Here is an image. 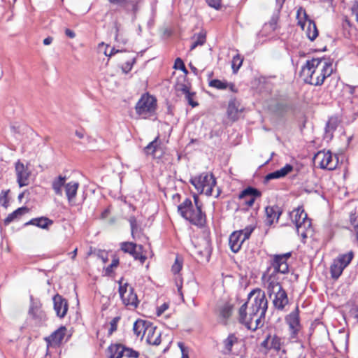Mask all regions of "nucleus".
I'll return each mask as SVG.
<instances>
[{"instance_id": "obj_1", "label": "nucleus", "mask_w": 358, "mask_h": 358, "mask_svg": "<svg viewBox=\"0 0 358 358\" xmlns=\"http://www.w3.org/2000/svg\"><path fill=\"white\" fill-rule=\"evenodd\" d=\"M268 309L265 293L255 289L248 294V302L244 303L238 310V321L248 329L255 331L263 327Z\"/></svg>"}, {"instance_id": "obj_2", "label": "nucleus", "mask_w": 358, "mask_h": 358, "mask_svg": "<svg viewBox=\"0 0 358 358\" xmlns=\"http://www.w3.org/2000/svg\"><path fill=\"white\" fill-rule=\"evenodd\" d=\"M334 71L332 62L324 57L308 59L302 66L301 76L303 81L315 86L322 85Z\"/></svg>"}, {"instance_id": "obj_3", "label": "nucleus", "mask_w": 358, "mask_h": 358, "mask_svg": "<svg viewBox=\"0 0 358 358\" xmlns=\"http://www.w3.org/2000/svg\"><path fill=\"white\" fill-rule=\"evenodd\" d=\"M195 207L189 199L185 200L178 206L180 215L192 224L203 227L206 223V215L201 210V205L199 203L197 196H194Z\"/></svg>"}, {"instance_id": "obj_4", "label": "nucleus", "mask_w": 358, "mask_h": 358, "mask_svg": "<svg viewBox=\"0 0 358 358\" xmlns=\"http://www.w3.org/2000/svg\"><path fill=\"white\" fill-rule=\"evenodd\" d=\"M190 182L199 193L205 194L207 196L213 194V187L216 185V180L214 176L207 172L192 178Z\"/></svg>"}, {"instance_id": "obj_5", "label": "nucleus", "mask_w": 358, "mask_h": 358, "mask_svg": "<svg viewBox=\"0 0 358 358\" xmlns=\"http://www.w3.org/2000/svg\"><path fill=\"white\" fill-rule=\"evenodd\" d=\"M157 101L155 98L149 94H143L136 105V113L147 118L153 114L156 110Z\"/></svg>"}, {"instance_id": "obj_6", "label": "nucleus", "mask_w": 358, "mask_h": 358, "mask_svg": "<svg viewBox=\"0 0 358 358\" xmlns=\"http://www.w3.org/2000/svg\"><path fill=\"white\" fill-rule=\"evenodd\" d=\"M292 220L295 224L297 233L303 237H306V230L310 226V220L308 219L307 214L304 210L299 207L294 209L290 214Z\"/></svg>"}, {"instance_id": "obj_7", "label": "nucleus", "mask_w": 358, "mask_h": 358, "mask_svg": "<svg viewBox=\"0 0 358 358\" xmlns=\"http://www.w3.org/2000/svg\"><path fill=\"white\" fill-rule=\"evenodd\" d=\"M315 163L322 169L333 171L338 164V159L336 155L330 151H319L314 157Z\"/></svg>"}, {"instance_id": "obj_8", "label": "nucleus", "mask_w": 358, "mask_h": 358, "mask_svg": "<svg viewBox=\"0 0 358 358\" xmlns=\"http://www.w3.org/2000/svg\"><path fill=\"white\" fill-rule=\"evenodd\" d=\"M119 293L123 303L129 309H135L137 308L139 301L136 294L134 292V288L127 283L120 285L119 287Z\"/></svg>"}, {"instance_id": "obj_9", "label": "nucleus", "mask_w": 358, "mask_h": 358, "mask_svg": "<svg viewBox=\"0 0 358 358\" xmlns=\"http://www.w3.org/2000/svg\"><path fill=\"white\" fill-rule=\"evenodd\" d=\"M292 252H287L281 255H271V266L273 268V273H287L289 271L287 264L288 259L290 258Z\"/></svg>"}, {"instance_id": "obj_10", "label": "nucleus", "mask_w": 358, "mask_h": 358, "mask_svg": "<svg viewBox=\"0 0 358 358\" xmlns=\"http://www.w3.org/2000/svg\"><path fill=\"white\" fill-rule=\"evenodd\" d=\"M17 182L20 187L29 185V177L31 176V171L27 166L23 163L17 161L15 166Z\"/></svg>"}, {"instance_id": "obj_11", "label": "nucleus", "mask_w": 358, "mask_h": 358, "mask_svg": "<svg viewBox=\"0 0 358 358\" xmlns=\"http://www.w3.org/2000/svg\"><path fill=\"white\" fill-rule=\"evenodd\" d=\"M120 249L124 253L130 254L136 260H139L142 264L146 259L145 256L141 254L142 245H137L132 242H122L120 243Z\"/></svg>"}, {"instance_id": "obj_12", "label": "nucleus", "mask_w": 358, "mask_h": 358, "mask_svg": "<svg viewBox=\"0 0 358 358\" xmlns=\"http://www.w3.org/2000/svg\"><path fill=\"white\" fill-rule=\"evenodd\" d=\"M109 3L118 6L127 13L135 15L139 9L141 0H108Z\"/></svg>"}, {"instance_id": "obj_13", "label": "nucleus", "mask_w": 358, "mask_h": 358, "mask_svg": "<svg viewBox=\"0 0 358 358\" xmlns=\"http://www.w3.org/2000/svg\"><path fill=\"white\" fill-rule=\"evenodd\" d=\"M272 296L273 306L278 310H282L289 303L287 292L284 289L273 293Z\"/></svg>"}, {"instance_id": "obj_14", "label": "nucleus", "mask_w": 358, "mask_h": 358, "mask_svg": "<svg viewBox=\"0 0 358 358\" xmlns=\"http://www.w3.org/2000/svg\"><path fill=\"white\" fill-rule=\"evenodd\" d=\"M286 322L289 325L292 337H295L300 329L299 316L298 308L286 317Z\"/></svg>"}, {"instance_id": "obj_15", "label": "nucleus", "mask_w": 358, "mask_h": 358, "mask_svg": "<svg viewBox=\"0 0 358 358\" xmlns=\"http://www.w3.org/2000/svg\"><path fill=\"white\" fill-rule=\"evenodd\" d=\"M54 309L56 312L57 315L62 318L64 317L68 310V303L67 301L64 299L61 295L56 294L53 297Z\"/></svg>"}, {"instance_id": "obj_16", "label": "nucleus", "mask_w": 358, "mask_h": 358, "mask_svg": "<svg viewBox=\"0 0 358 358\" xmlns=\"http://www.w3.org/2000/svg\"><path fill=\"white\" fill-rule=\"evenodd\" d=\"M29 314L38 323L47 320L46 314L41 308L40 303L33 302L29 310Z\"/></svg>"}, {"instance_id": "obj_17", "label": "nucleus", "mask_w": 358, "mask_h": 358, "mask_svg": "<svg viewBox=\"0 0 358 358\" xmlns=\"http://www.w3.org/2000/svg\"><path fill=\"white\" fill-rule=\"evenodd\" d=\"M243 108H241L240 103L236 99H231L229 101L227 107V116L232 120L236 121L239 118L240 113L242 112Z\"/></svg>"}, {"instance_id": "obj_18", "label": "nucleus", "mask_w": 358, "mask_h": 358, "mask_svg": "<svg viewBox=\"0 0 358 358\" xmlns=\"http://www.w3.org/2000/svg\"><path fill=\"white\" fill-rule=\"evenodd\" d=\"M259 196L260 193L257 189L248 187L241 192L239 198L245 199V203L248 206H252L255 201V198Z\"/></svg>"}, {"instance_id": "obj_19", "label": "nucleus", "mask_w": 358, "mask_h": 358, "mask_svg": "<svg viewBox=\"0 0 358 358\" xmlns=\"http://www.w3.org/2000/svg\"><path fill=\"white\" fill-rule=\"evenodd\" d=\"M145 338L146 342L150 345H158L161 343L160 332L151 324L145 332Z\"/></svg>"}, {"instance_id": "obj_20", "label": "nucleus", "mask_w": 358, "mask_h": 358, "mask_svg": "<svg viewBox=\"0 0 358 358\" xmlns=\"http://www.w3.org/2000/svg\"><path fill=\"white\" fill-rule=\"evenodd\" d=\"M242 238L241 232L238 231H234L230 235L229 245L233 252L236 253L241 250L242 244L244 242Z\"/></svg>"}, {"instance_id": "obj_21", "label": "nucleus", "mask_w": 358, "mask_h": 358, "mask_svg": "<svg viewBox=\"0 0 358 358\" xmlns=\"http://www.w3.org/2000/svg\"><path fill=\"white\" fill-rule=\"evenodd\" d=\"M266 215V222L269 225H271L274 221L278 222L281 213V208L278 206H267L265 208Z\"/></svg>"}, {"instance_id": "obj_22", "label": "nucleus", "mask_w": 358, "mask_h": 358, "mask_svg": "<svg viewBox=\"0 0 358 358\" xmlns=\"http://www.w3.org/2000/svg\"><path fill=\"white\" fill-rule=\"evenodd\" d=\"M275 274L273 272L270 274L266 281L267 292L271 298L273 293L283 289L280 283L275 279Z\"/></svg>"}, {"instance_id": "obj_23", "label": "nucleus", "mask_w": 358, "mask_h": 358, "mask_svg": "<svg viewBox=\"0 0 358 358\" xmlns=\"http://www.w3.org/2000/svg\"><path fill=\"white\" fill-rule=\"evenodd\" d=\"M79 185V183L76 181H71L66 184L65 194L69 203L74 202Z\"/></svg>"}, {"instance_id": "obj_24", "label": "nucleus", "mask_w": 358, "mask_h": 358, "mask_svg": "<svg viewBox=\"0 0 358 358\" xmlns=\"http://www.w3.org/2000/svg\"><path fill=\"white\" fill-rule=\"evenodd\" d=\"M66 177L62 175L55 178L52 181V188L54 193L59 196H63V187L65 188L66 184Z\"/></svg>"}, {"instance_id": "obj_25", "label": "nucleus", "mask_w": 358, "mask_h": 358, "mask_svg": "<svg viewBox=\"0 0 358 358\" xmlns=\"http://www.w3.org/2000/svg\"><path fill=\"white\" fill-rule=\"evenodd\" d=\"M293 170V166L290 164H287L285 166L279 170L275 171L267 174L265 177V180L268 181L273 179L281 178L287 176Z\"/></svg>"}, {"instance_id": "obj_26", "label": "nucleus", "mask_w": 358, "mask_h": 358, "mask_svg": "<svg viewBox=\"0 0 358 358\" xmlns=\"http://www.w3.org/2000/svg\"><path fill=\"white\" fill-rule=\"evenodd\" d=\"M150 325V322L143 320H138L134 324L133 331L137 337L143 339L145 337V332Z\"/></svg>"}, {"instance_id": "obj_27", "label": "nucleus", "mask_w": 358, "mask_h": 358, "mask_svg": "<svg viewBox=\"0 0 358 358\" xmlns=\"http://www.w3.org/2000/svg\"><path fill=\"white\" fill-rule=\"evenodd\" d=\"M66 329L65 327H61L55 331L48 338H46L48 343L50 345H58L64 339Z\"/></svg>"}, {"instance_id": "obj_28", "label": "nucleus", "mask_w": 358, "mask_h": 358, "mask_svg": "<svg viewBox=\"0 0 358 358\" xmlns=\"http://www.w3.org/2000/svg\"><path fill=\"white\" fill-rule=\"evenodd\" d=\"M53 224V221L46 217H41L37 218L31 219L30 221L27 222L25 224L35 225L39 228L46 229L49 226Z\"/></svg>"}, {"instance_id": "obj_29", "label": "nucleus", "mask_w": 358, "mask_h": 358, "mask_svg": "<svg viewBox=\"0 0 358 358\" xmlns=\"http://www.w3.org/2000/svg\"><path fill=\"white\" fill-rule=\"evenodd\" d=\"M306 25L305 26L306 34L310 41H314L318 36V30L317 29L315 23L311 20H306Z\"/></svg>"}, {"instance_id": "obj_30", "label": "nucleus", "mask_w": 358, "mask_h": 358, "mask_svg": "<svg viewBox=\"0 0 358 358\" xmlns=\"http://www.w3.org/2000/svg\"><path fill=\"white\" fill-rule=\"evenodd\" d=\"M29 212V208L27 207H20L14 210L13 213H10L6 218L4 220V224L6 225L9 224L15 220L19 219L23 215Z\"/></svg>"}, {"instance_id": "obj_31", "label": "nucleus", "mask_w": 358, "mask_h": 358, "mask_svg": "<svg viewBox=\"0 0 358 358\" xmlns=\"http://www.w3.org/2000/svg\"><path fill=\"white\" fill-rule=\"evenodd\" d=\"M108 358H122L124 354V347L120 344H113L108 347Z\"/></svg>"}, {"instance_id": "obj_32", "label": "nucleus", "mask_w": 358, "mask_h": 358, "mask_svg": "<svg viewBox=\"0 0 358 358\" xmlns=\"http://www.w3.org/2000/svg\"><path fill=\"white\" fill-rule=\"evenodd\" d=\"M238 338L234 334H230L223 341L224 353H231L233 346L238 344Z\"/></svg>"}, {"instance_id": "obj_33", "label": "nucleus", "mask_w": 358, "mask_h": 358, "mask_svg": "<svg viewBox=\"0 0 358 358\" xmlns=\"http://www.w3.org/2000/svg\"><path fill=\"white\" fill-rule=\"evenodd\" d=\"M232 313V306L229 303L224 304L219 310L220 319L224 324L227 323V320L231 317Z\"/></svg>"}, {"instance_id": "obj_34", "label": "nucleus", "mask_w": 358, "mask_h": 358, "mask_svg": "<svg viewBox=\"0 0 358 358\" xmlns=\"http://www.w3.org/2000/svg\"><path fill=\"white\" fill-rule=\"evenodd\" d=\"M345 268L343 265H341L338 260L335 259L331 266L330 271L331 277L334 279L338 278V277L342 274Z\"/></svg>"}, {"instance_id": "obj_35", "label": "nucleus", "mask_w": 358, "mask_h": 358, "mask_svg": "<svg viewBox=\"0 0 358 358\" xmlns=\"http://www.w3.org/2000/svg\"><path fill=\"white\" fill-rule=\"evenodd\" d=\"M354 257V252L350 251L345 254H341L338 256L336 259L343 267L345 268L351 262Z\"/></svg>"}, {"instance_id": "obj_36", "label": "nucleus", "mask_w": 358, "mask_h": 358, "mask_svg": "<svg viewBox=\"0 0 358 358\" xmlns=\"http://www.w3.org/2000/svg\"><path fill=\"white\" fill-rule=\"evenodd\" d=\"M308 17L306 10L302 7H299L296 12V18L298 19V24L302 29H305V26L306 25V20H309Z\"/></svg>"}, {"instance_id": "obj_37", "label": "nucleus", "mask_w": 358, "mask_h": 358, "mask_svg": "<svg viewBox=\"0 0 358 358\" xmlns=\"http://www.w3.org/2000/svg\"><path fill=\"white\" fill-rule=\"evenodd\" d=\"M338 124L339 120L337 117H331L326 124V134L330 133V135H331L332 132L336 129Z\"/></svg>"}, {"instance_id": "obj_38", "label": "nucleus", "mask_w": 358, "mask_h": 358, "mask_svg": "<svg viewBox=\"0 0 358 358\" xmlns=\"http://www.w3.org/2000/svg\"><path fill=\"white\" fill-rule=\"evenodd\" d=\"M243 58L239 54L235 55L231 62V68L234 73H237L240 67L242 66Z\"/></svg>"}, {"instance_id": "obj_39", "label": "nucleus", "mask_w": 358, "mask_h": 358, "mask_svg": "<svg viewBox=\"0 0 358 358\" xmlns=\"http://www.w3.org/2000/svg\"><path fill=\"white\" fill-rule=\"evenodd\" d=\"M209 86L217 90H225L228 87V83L226 81L213 79L209 82Z\"/></svg>"}, {"instance_id": "obj_40", "label": "nucleus", "mask_w": 358, "mask_h": 358, "mask_svg": "<svg viewBox=\"0 0 358 358\" xmlns=\"http://www.w3.org/2000/svg\"><path fill=\"white\" fill-rule=\"evenodd\" d=\"M270 345L269 348H273L275 350H280L281 347V338L275 335L269 336Z\"/></svg>"}, {"instance_id": "obj_41", "label": "nucleus", "mask_w": 358, "mask_h": 358, "mask_svg": "<svg viewBox=\"0 0 358 358\" xmlns=\"http://www.w3.org/2000/svg\"><path fill=\"white\" fill-rule=\"evenodd\" d=\"M158 145V137H157L144 148L145 154L152 155H155Z\"/></svg>"}, {"instance_id": "obj_42", "label": "nucleus", "mask_w": 358, "mask_h": 358, "mask_svg": "<svg viewBox=\"0 0 358 358\" xmlns=\"http://www.w3.org/2000/svg\"><path fill=\"white\" fill-rule=\"evenodd\" d=\"M128 220L131 227V236L135 238L138 229L136 219L134 216H131Z\"/></svg>"}, {"instance_id": "obj_43", "label": "nucleus", "mask_w": 358, "mask_h": 358, "mask_svg": "<svg viewBox=\"0 0 358 358\" xmlns=\"http://www.w3.org/2000/svg\"><path fill=\"white\" fill-rule=\"evenodd\" d=\"M206 42V36L203 34H199L196 36V39L193 42V43L191 45V50H194L196 48L198 45H202Z\"/></svg>"}, {"instance_id": "obj_44", "label": "nucleus", "mask_w": 358, "mask_h": 358, "mask_svg": "<svg viewBox=\"0 0 358 358\" xmlns=\"http://www.w3.org/2000/svg\"><path fill=\"white\" fill-rule=\"evenodd\" d=\"M278 21V17L276 15H273L271 18L270 21L268 23L265 24V27H268L271 30L274 31L277 28Z\"/></svg>"}, {"instance_id": "obj_45", "label": "nucleus", "mask_w": 358, "mask_h": 358, "mask_svg": "<svg viewBox=\"0 0 358 358\" xmlns=\"http://www.w3.org/2000/svg\"><path fill=\"white\" fill-rule=\"evenodd\" d=\"M174 68L181 70L185 74L188 73V71L187 70L183 61L179 57L175 60Z\"/></svg>"}, {"instance_id": "obj_46", "label": "nucleus", "mask_w": 358, "mask_h": 358, "mask_svg": "<svg viewBox=\"0 0 358 358\" xmlns=\"http://www.w3.org/2000/svg\"><path fill=\"white\" fill-rule=\"evenodd\" d=\"M182 267V261H180L178 257H176L174 264L172 266L171 271L174 274L178 273Z\"/></svg>"}, {"instance_id": "obj_47", "label": "nucleus", "mask_w": 358, "mask_h": 358, "mask_svg": "<svg viewBox=\"0 0 358 358\" xmlns=\"http://www.w3.org/2000/svg\"><path fill=\"white\" fill-rule=\"evenodd\" d=\"M9 190H2L0 193V203L1 206L6 207L8 204V194Z\"/></svg>"}, {"instance_id": "obj_48", "label": "nucleus", "mask_w": 358, "mask_h": 358, "mask_svg": "<svg viewBox=\"0 0 358 358\" xmlns=\"http://www.w3.org/2000/svg\"><path fill=\"white\" fill-rule=\"evenodd\" d=\"M134 62H135V59L134 58L132 59L131 61H127V62H125L122 65V71L125 73H129L131 70L133 64H134Z\"/></svg>"}, {"instance_id": "obj_49", "label": "nucleus", "mask_w": 358, "mask_h": 358, "mask_svg": "<svg viewBox=\"0 0 358 358\" xmlns=\"http://www.w3.org/2000/svg\"><path fill=\"white\" fill-rule=\"evenodd\" d=\"M120 317H114L110 322V329L108 330L109 334H112L115 331L117 330V324L119 321Z\"/></svg>"}, {"instance_id": "obj_50", "label": "nucleus", "mask_w": 358, "mask_h": 358, "mask_svg": "<svg viewBox=\"0 0 358 358\" xmlns=\"http://www.w3.org/2000/svg\"><path fill=\"white\" fill-rule=\"evenodd\" d=\"M351 224L356 234L357 240L358 241V217H351L350 218Z\"/></svg>"}, {"instance_id": "obj_51", "label": "nucleus", "mask_w": 358, "mask_h": 358, "mask_svg": "<svg viewBox=\"0 0 358 358\" xmlns=\"http://www.w3.org/2000/svg\"><path fill=\"white\" fill-rule=\"evenodd\" d=\"M252 231H253L252 228H248V227L245 228L243 230H240L239 231L241 232V235H242V237H243L242 238L243 239L244 241L249 238V237L250 236Z\"/></svg>"}, {"instance_id": "obj_52", "label": "nucleus", "mask_w": 358, "mask_h": 358, "mask_svg": "<svg viewBox=\"0 0 358 358\" xmlns=\"http://www.w3.org/2000/svg\"><path fill=\"white\" fill-rule=\"evenodd\" d=\"M178 347L180 348L182 353V357L181 358H189V350L182 343H178Z\"/></svg>"}, {"instance_id": "obj_53", "label": "nucleus", "mask_w": 358, "mask_h": 358, "mask_svg": "<svg viewBox=\"0 0 358 358\" xmlns=\"http://www.w3.org/2000/svg\"><path fill=\"white\" fill-rule=\"evenodd\" d=\"M169 307V304L168 303H164L161 306L157 308V314L158 316L162 315Z\"/></svg>"}, {"instance_id": "obj_54", "label": "nucleus", "mask_w": 358, "mask_h": 358, "mask_svg": "<svg viewBox=\"0 0 358 358\" xmlns=\"http://www.w3.org/2000/svg\"><path fill=\"white\" fill-rule=\"evenodd\" d=\"M124 356L128 357H134L136 358L138 357V352L134 350H132L131 349L125 348H124Z\"/></svg>"}, {"instance_id": "obj_55", "label": "nucleus", "mask_w": 358, "mask_h": 358, "mask_svg": "<svg viewBox=\"0 0 358 358\" xmlns=\"http://www.w3.org/2000/svg\"><path fill=\"white\" fill-rule=\"evenodd\" d=\"M207 3L212 8L218 9L220 6V0H206Z\"/></svg>"}, {"instance_id": "obj_56", "label": "nucleus", "mask_w": 358, "mask_h": 358, "mask_svg": "<svg viewBox=\"0 0 358 358\" xmlns=\"http://www.w3.org/2000/svg\"><path fill=\"white\" fill-rule=\"evenodd\" d=\"M192 96H193V94L190 93V94H187V96H186L185 97H186L189 104L191 105L192 107H195V106H198V103L193 100Z\"/></svg>"}, {"instance_id": "obj_57", "label": "nucleus", "mask_w": 358, "mask_h": 358, "mask_svg": "<svg viewBox=\"0 0 358 358\" xmlns=\"http://www.w3.org/2000/svg\"><path fill=\"white\" fill-rule=\"evenodd\" d=\"M352 12L355 15L356 21L358 22V1L353 5Z\"/></svg>"}, {"instance_id": "obj_58", "label": "nucleus", "mask_w": 358, "mask_h": 358, "mask_svg": "<svg viewBox=\"0 0 358 358\" xmlns=\"http://www.w3.org/2000/svg\"><path fill=\"white\" fill-rule=\"evenodd\" d=\"M351 313L356 318H358V303H356L351 309Z\"/></svg>"}, {"instance_id": "obj_59", "label": "nucleus", "mask_w": 358, "mask_h": 358, "mask_svg": "<svg viewBox=\"0 0 358 358\" xmlns=\"http://www.w3.org/2000/svg\"><path fill=\"white\" fill-rule=\"evenodd\" d=\"M65 34L68 37H69L71 38H73L76 36L74 31L69 29H66Z\"/></svg>"}, {"instance_id": "obj_60", "label": "nucleus", "mask_w": 358, "mask_h": 358, "mask_svg": "<svg viewBox=\"0 0 358 358\" xmlns=\"http://www.w3.org/2000/svg\"><path fill=\"white\" fill-rule=\"evenodd\" d=\"M118 264H119V259H113L110 265L108 267L107 270H109L110 268H112L113 267H117Z\"/></svg>"}, {"instance_id": "obj_61", "label": "nucleus", "mask_w": 358, "mask_h": 358, "mask_svg": "<svg viewBox=\"0 0 358 358\" xmlns=\"http://www.w3.org/2000/svg\"><path fill=\"white\" fill-rule=\"evenodd\" d=\"M119 52V50H116L114 48H113L110 50V52H109V53H108L107 50H106L104 51V54H105L106 56L111 57L112 55H115L116 52Z\"/></svg>"}, {"instance_id": "obj_62", "label": "nucleus", "mask_w": 358, "mask_h": 358, "mask_svg": "<svg viewBox=\"0 0 358 358\" xmlns=\"http://www.w3.org/2000/svg\"><path fill=\"white\" fill-rule=\"evenodd\" d=\"M262 345L263 347H265V348H269V345H270V339H269V336L266 338V339H265V340L262 343Z\"/></svg>"}, {"instance_id": "obj_63", "label": "nucleus", "mask_w": 358, "mask_h": 358, "mask_svg": "<svg viewBox=\"0 0 358 358\" xmlns=\"http://www.w3.org/2000/svg\"><path fill=\"white\" fill-rule=\"evenodd\" d=\"M52 38L50 37V36H48L47 38H45L44 40H43V44L45 45H50L52 42Z\"/></svg>"}, {"instance_id": "obj_64", "label": "nucleus", "mask_w": 358, "mask_h": 358, "mask_svg": "<svg viewBox=\"0 0 358 358\" xmlns=\"http://www.w3.org/2000/svg\"><path fill=\"white\" fill-rule=\"evenodd\" d=\"M181 91L185 94V96H187V94H190L191 93L186 85H182Z\"/></svg>"}]
</instances>
